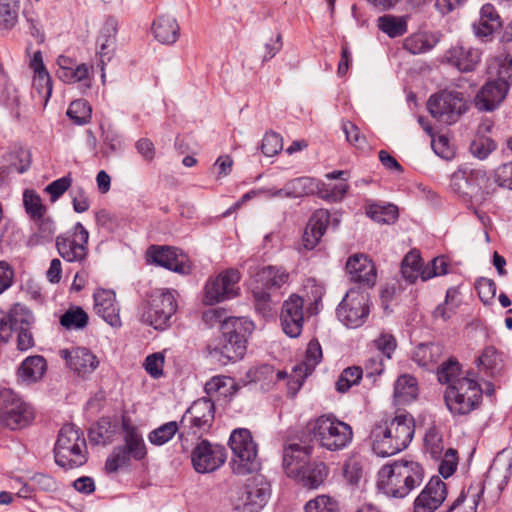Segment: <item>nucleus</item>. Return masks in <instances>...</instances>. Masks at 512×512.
Segmentation results:
<instances>
[{
    "label": "nucleus",
    "instance_id": "a878e982",
    "mask_svg": "<svg viewBox=\"0 0 512 512\" xmlns=\"http://www.w3.org/2000/svg\"><path fill=\"white\" fill-rule=\"evenodd\" d=\"M61 356L66 360L70 369L81 376L92 373L99 365L97 357L88 349L83 347L72 350H61Z\"/></svg>",
    "mask_w": 512,
    "mask_h": 512
},
{
    "label": "nucleus",
    "instance_id": "423d86ee",
    "mask_svg": "<svg viewBox=\"0 0 512 512\" xmlns=\"http://www.w3.org/2000/svg\"><path fill=\"white\" fill-rule=\"evenodd\" d=\"M426 107L437 122L451 126L470 109V94L450 86L430 95Z\"/></svg>",
    "mask_w": 512,
    "mask_h": 512
},
{
    "label": "nucleus",
    "instance_id": "ea45409f",
    "mask_svg": "<svg viewBox=\"0 0 512 512\" xmlns=\"http://www.w3.org/2000/svg\"><path fill=\"white\" fill-rule=\"evenodd\" d=\"M511 469L512 456L506 455L505 451L498 453L494 458L488 473L489 477L491 478L502 477V480L498 485L500 490H502L504 486L507 485L511 476Z\"/></svg>",
    "mask_w": 512,
    "mask_h": 512
},
{
    "label": "nucleus",
    "instance_id": "f3484780",
    "mask_svg": "<svg viewBox=\"0 0 512 512\" xmlns=\"http://www.w3.org/2000/svg\"><path fill=\"white\" fill-rule=\"evenodd\" d=\"M481 397V386H447L444 393L445 404L453 415L470 413Z\"/></svg>",
    "mask_w": 512,
    "mask_h": 512
},
{
    "label": "nucleus",
    "instance_id": "09e8293b",
    "mask_svg": "<svg viewBox=\"0 0 512 512\" xmlns=\"http://www.w3.org/2000/svg\"><path fill=\"white\" fill-rule=\"evenodd\" d=\"M19 0H0V29H11L17 22Z\"/></svg>",
    "mask_w": 512,
    "mask_h": 512
},
{
    "label": "nucleus",
    "instance_id": "37998d69",
    "mask_svg": "<svg viewBox=\"0 0 512 512\" xmlns=\"http://www.w3.org/2000/svg\"><path fill=\"white\" fill-rule=\"evenodd\" d=\"M461 374V364L454 357L443 362L437 371L439 384H456L460 380Z\"/></svg>",
    "mask_w": 512,
    "mask_h": 512
},
{
    "label": "nucleus",
    "instance_id": "79ce46f5",
    "mask_svg": "<svg viewBox=\"0 0 512 512\" xmlns=\"http://www.w3.org/2000/svg\"><path fill=\"white\" fill-rule=\"evenodd\" d=\"M424 453L433 460H440L444 446L440 431L435 427L429 428L423 438Z\"/></svg>",
    "mask_w": 512,
    "mask_h": 512
},
{
    "label": "nucleus",
    "instance_id": "2f4dec72",
    "mask_svg": "<svg viewBox=\"0 0 512 512\" xmlns=\"http://www.w3.org/2000/svg\"><path fill=\"white\" fill-rule=\"evenodd\" d=\"M152 32L157 41L170 45L178 40L180 27L174 17L161 15L153 22Z\"/></svg>",
    "mask_w": 512,
    "mask_h": 512
},
{
    "label": "nucleus",
    "instance_id": "3c124183",
    "mask_svg": "<svg viewBox=\"0 0 512 512\" xmlns=\"http://www.w3.org/2000/svg\"><path fill=\"white\" fill-rule=\"evenodd\" d=\"M9 319L12 330L30 328L33 323V315L30 310L20 304H15L9 311Z\"/></svg>",
    "mask_w": 512,
    "mask_h": 512
},
{
    "label": "nucleus",
    "instance_id": "bb28decb",
    "mask_svg": "<svg viewBox=\"0 0 512 512\" xmlns=\"http://www.w3.org/2000/svg\"><path fill=\"white\" fill-rule=\"evenodd\" d=\"M322 359V348L318 341L311 340L308 343L305 359L301 363L296 364L290 374L293 384H303L306 377L315 369L316 365Z\"/></svg>",
    "mask_w": 512,
    "mask_h": 512
},
{
    "label": "nucleus",
    "instance_id": "774afa93",
    "mask_svg": "<svg viewBox=\"0 0 512 512\" xmlns=\"http://www.w3.org/2000/svg\"><path fill=\"white\" fill-rule=\"evenodd\" d=\"M495 149V143L489 138H478L470 145V152L478 159H485Z\"/></svg>",
    "mask_w": 512,
    "mask_h": 512
},
{
    "label": "nucleus",
    "instance_id": "bf43d9fd",
    "mask_svg": "<svg viewBox=\"0 0 512 512\" xmlns=\"http://www.w3.org/2000/svg\"><path fill=\"white\" fill-rule=\"evenodd\" d=\"M349 190V185L344 182H340L339 184L334 185L333 187H329L324 183L320 182V190L319 195L321 198L337 202L343 199L346 193Z\"/></svg>",
    "mask_w": 512,
    "mask_h": 512
},
{
    "label": "nucleus",
    "instance_id": "c85d7f7f",
    "mask_svg": "<svg viewBox=\"0 0 512 512\" xmlns=\"http://www.w3.org/2000/svg\"><path fill=\"white\" fill-rule=\"evenodd\" d=\"M289 281V273L282 267L265 266L254 275V285L270 293L272 290L281 289Z\"/></svg>",
    "mask_w": 512,
    "mask_h": 512
},
{
    "label": "nucleus",
    "instance_id": "f257e3e1",
    "mask_svg": "<svg viewBox=\"0 0 512 512\" xmlns=\"http://www.w3.org/2000/svg\"><path fill=\"white\" fill-rule=\"evenodd\" d=\"M415 433L412 414L396 409L381 412L374 421L369 439L373 452L381 457L395 455L408 447Z\"/></svg>",
    "mask_w": 512,
    "mask_h": 512
},
{
    "label": "nucleus",
    "instance_id": "864d4df0",
    "mask_svg": "<svg viewBox=\"0 0 512 512\" xmlns=\"http://www.w3.org/2000/svg\"><path fill=\"white\" fill-rule=\"evenodd\" d=\"M23 204L26 213L33 219H40L46 212L40 196L33 190H25L23 194Z\"/></svg>",
    "mask_w": 512,
    "mask_h": 512
},
{
    "label": "nucleus",
    "instance_id": "4c0bfd02",
    "mask_svg": "<svg viewBox=\"0 0 512 512\" xmlns=\"http://www.w3.org/2000/svg\"><path fill=\"white\" fill-rule=\"evenodd\" d=\"M364 468L365 458L353 453L343 463V476L350 485H358L364 476Z\"/></svg>",
    "mask_w": 512,
    "mask_h": 512
},
{
    "label": "nucleus",
    "instance_id": "c9c22d12",
    "mask_svg": "<svg viewBox=\"0 0 512 512\" xmlns=\"http://www.w3.org/2000/svg\"><path fill=\"white\" fill-rule=\"evenodd\" d=\"M408 16L386 14L377 19V27L390 38L404 35L408 30Z\"/></svg>",
    "mask_w": 512,
    "mask_h": 512
},
{
    "label": "nucleus",
    "instance_id": "13d9d810",
    "mask_svg": "<svg viewBox=\"0 0 512 512\" xmlns=\"http://www.w3.org/2000/svg\"><path fill=\"white\" fill-rule=\"evenodd\" d=\"M441 462L438 467L439 474L447 479L452 476L458 466L457 451L453 448H449L444 453L443 457L440 458Z\"/></svg>",
    "mask_w": 512,
    "mask_h": 512
},
{
    "label": "nucleus",
    "instance_id": "c03bdc74",
    "mask_svg": "<svg viewBox=\"0 0 512 512\" xmlns=\"http://www.w3.org/2000/svg\"><path fill=\"white\" fill-rule=\"evenodd\" d=\"M91 67L85 63L75 64L69 70H64L60 74V80L64 83L83 82L86 89L91 86Z\"/></svg>",
    "mask_w": 512,
    "mask_h": 512
},
{
    "label": "nucleus",
    "instance_id": "9b49d317",
    "mask_svg": "<svg viewBox=\"0 0 512 512\" xmlns=\"http://www.w3.org/2000/svg\"><path fill=\"white\" fill-rule=\"evenodd\" d=\"M177 304L169 290L155 291L142 307L141 321L156 330H164L170 325Z\"/></svg>",
    "mask_w": 512,
    "mask_h": 512
},
{
    "label": "nucleus",
    "instance_id": "c756f323",
    "mask_svg": "<svg viewBox=\"0 0 512 512\" xmlns=\"http://www.w3.org/2000/svg\"><path fill=\"white\" fill-rule=\"evenodd\" d=\"M118 30V22L114 18H108L102 26L97 38V46L99 48L100 61L105 64L110 61L116 48V34Z\"/></svg>",
    "mask_w": 512,
    "mask_h": 512
},
{
    "label": "nucleus",
    "instance_id": "7c9ffc66",
    "mask_svg": "<svg viewBox=\"0 0 512 512\" xmlns=\"http://www.w3.org/2000/svg\"><path fill=\"white\" fill-rule=\"evenodd\" d=\"M124 447L132 454L136 461L145 458L147 451L145 442L139 429L134 426L129 419L123 418L122 420Z\"/></svg>",
    "mask_w": 512,
    "mask_h": 512
},
{
    "label": "nucleus",
    "instance_id": "4d7b16f0",
    "mask_svg": "<svg viewBox=\"0 0 512 512\" xmlns=\"http://www.w3.org/2000/svg\"><path fill=\"white\" fill-rule=\"evenodd\" d=\"M402 279L407 284H414L416 281V251L410 250L403 258L400 266Z\"/></svg>",
    "mask_w": 512,
    "mask_h": 512
},
{
    "label": "nucleus",
    "instance_id": "ddd939ff",
    "mask_svg": "<svg viewBox=\"0 0 512 512\" xmlns=\"http://www.w3.org/2000/svg\"><path fill=\"white\" fill-rule=\"evenodd\" d=\"M271 495L270 483L262 475L247 479L239 491L236 509L240 512H259Z\"/></svg>",
    "mask_w": 512,
    "mask_h": 512
},
{
    "label": "nucleus",
    "instance_id": "5fc2aeb1",
    "mask_svg": "<svg viewBox=\"0 0 512 512\" xmlns=\"http://www.w3.org/2000/svg\"><path fill=\"white\" fill-rule=\"evenodd\" d=\"M252 294L254 297L255 308L264 317L270 316L274 310V305L271 300V294L260 288L259 285L252 287Z\"/></svg>",
    "mask_w": 512,
    "mask_h": 512
},
{
    "label": "nucleus",
    "instance_id": "9d476101",
    "mask_svg": "<svg viewBox=\"0 0 512 512\" xmlns=\"http://www.w3.org/2000/svg\"><path fill=\"white\" fill-rule=\"evenodd\" d=\"M229 446L233 454L231 468L234 474L247 475L260 468L257 445L248 429H234L229 438Z\"/></svg>",
    "mask_w": 512,
    "mask_h": 512
},
{
    "label": "nucleus",
    "instance_id": "473e14b6",
    "mask_svg": "<svg viewBox=\"0 0 512 512\" xmlns=\"http://www.w3.org/2000/svg\"><path fill=\"white\" fill-rule=\"evenodd\" d=\"M477 367L490 376L500 374L505 367V355L493 346L486 347L476 360Z\"/></svg>",
    "mask_w": 512,
    "mask_h": 512
},
{
    "label": "nucleus",
    "instance_id": "4be33fe9",
    "mask_svg": "<svg viewBox=\"0 0 512 512\" xmlns=\"http://www.w3.org/2000/svg\"><path fill=\"white\" fill-rule=\"evenodd\" d=\"M447 497L446 484L439 476H433L418 494V512L436 511Z\"/></svg>",
    "mask_w": 512,
    "mask_h": 512
},
{
    "label": "nucleus",
    "instance_id": "7ed1b4c3",
    "mask_svg": "<svg viewBox=\"0 0 512 512\" xmlns=\"http://www.w3.org/2000/svg\"><path fill=\"white\" fill-rule=\"evenodd\" d=\"M312 453L311 446L291 443L283 449V467L288 477L308 489H317L328 475L323 462L308 463Z\"/></svg>",
    "mask_w": 512,
    "mask_h": 512
},
{
    "label": "nucleus",
    "instance_id": "a18cd8bd",
    "mask_svg": "<svg viewBox=\"0 0 512 512\" xmlns=\"http://www.w3.org/2000/svg\"><path fill=\"white\" fill-rule=\"evenodd\" d=\"M176 433L180 434V423L170 421L152 430L148 434V440L153 445L162 446L169 442Z\"/></svg>",
    "mask_w": 512,
    "mask_h": 512
},
{
    "label": "nucleus",
    "instance_id": "39448f33",
    "mask_svg": "<svg viewBox=\"0 0 512 512\" xmlns=\"http://www.w3.org/2000/svg\"><path fill=\"white\" fill-rule=\"evenodd\" d=\"M304 431L322 448L332 452L345 449L353 439L352 427L332 413L310 419Z\"/></svg>",
    "mask_w": 512,
    "mask_h": 512
},
{
    "label": "nucleus",
    "instance_id": "6e6d98bb",
    "mask_svg": "<svg viewBox=\"0 0 512 512\" xmlns=\"http://www.w3.org/2000/svg\"><path fill=\"white\" fill-rule=\"evenodd\" d=\"M305 512H337V502L327 495H319L308 501L304 507Z\"/></svg>",
    "mask_w": 512,
    "mask_h": 512
},
{
    "label": "nucleus",
    "instance_id": "052dcab7",
    "mask_svg": "<svg viewBox=\"0 0 512 512\" xmlns=\"http://www.w3.org/2000/svg\"><path fill=\"white\" fill-rule=\"evenodd\" d=\"M283 149V141L279 134L267 132L262 140L261 150L265 156L272 157Z\"/></svg>",
    "mask_w": 512,
    "mask_h": 512
},
{
    "label": "nucleus",
    "instance_id": "0eeeda50",
    "mask_svg": "<svg viewBox=\"0 0 512 512\" xmlns=\"http://www.w3.org/2000/svg\"><path fill=\"white\" fill-rule=\"evenodd\" d=\"M451 188L459 196L482 202L494 192L495 185L481 167L460 166L451 176Z\"/></svg>",
    "mask_w": 512,
    "mask_h": 512
},
{
    "label": "nucleus",
    "instance_id": "58836bf2",
    "mask_svg": "<svg viewBox=\"0 0 512 512\" xmlns=\"http://www.w3.org/2000/svg\"><path fill=\"white\" fill-rule=\"evenodd\" d=\"M320 182L310 177H299L285 184V191L289 197L297 198L305 195L319 193Z\"/></svg>",
    "mask_w": 512,
    "mask_h": 512
},
{
    "label": "nucleus",
    "instance_id": "49530a36",
    "mask_svg": "<svg viewBox=\"0 0 512 512\" xmlns=\"http://www.w3.org/2000/svg\"><path fill=\"white\" fill-rule=\"evenodd\" d=\"M67 116L76 125H85L91 120L92 108L87 100L77 99L70 103Z\"/></svg>",
    "mask_w": 512,
    "mask_h": 512
},
{
    "label": "nucleus",
    "instance_id": "de8ad7c7",
    "mask_svg": "<svg viewBox=\"0 0 512 512\" xmlns=\"http://www.w3.org/2000/svg\"><path fill=\"white\" fill-rule=\"evenodd\" d=\"M131 459H133L132 454L123 445L116 446L105 462V469L108 473H115L129 466Z\"/></svg>",
    "mask_w": 512,
    "mask_h": 512
},
{
    "label": "nucleus",
    "instance_id": "72a5a7b5",
    "mask_svg": "<svg viewBox=\"0 0 512 512\" xmlns=\"http://www.w3.org/2000/svg\"><path fill=\"white\" fill-rule=\"evenodd\" d=\"M47 370V363L43 356L27 357L18 368V376L22 381L38 382Z\"/></svg>",
    "mask_w": 512,
    "mask_h": 512
},
{
    "label": "nucleus",
    "instance_id": "412c9836",
    "mask_svg": "<svg viewBox=\"0 0 512 512\" xmlns=\"http://www.w3.org/2000/svg\"><path fill=\"white\" fill-rule=\"evenodd\" d=\"M148 254L155 264L168 270L181 274L187 273L189 270L186 254L177 248L153 246L150 248Z\"/></svg>",
    "mask_w": 512,
    "mask_h": 512
},
{
    "label": "nucleus",
    "instance_id": "4468645a",
    "mask_svg": "<svg viewBox=\"0 0 512 512\" xmlns=\"http://www.w3.org/2000/svg\"><path fill=\"white\" fill-rule=\"evenodd\" d=\"M336 313L346 327L362 326L369 315L368 295L360 290L350 289L338 305Z\"/></svg>",
    "mask_w": 512,
    "mask_h": 512
},
{
    "label": "nucleus",
    "instance_id": "1a4fd4ad",
    "mask_svg": "<svg viewBox=\"0 0 512 512\" xmlns=\"http://www.w3.org/2000/svg\"><path fill=\"white\" fill-rule=\"evenodd\" d=\"M413 461H396L378 472L377 487L385 495L404 498L414 488Z\"/></svg>",
    "mask_w": 512,
    "mask_h": 512
},
{
    "label": "nucleus",
    "instance_id": "6e6552de",
    "mask_svg": "<svg viewBox=\"0 0 512 512\" xmlns=\"http://www.w3.org/2000/svg\"><path fill=\"white\" fill-rule=\"evenodd\" d=\"M54 454L55 462L66 469L76 468L86 463V440L76 425L65 424L60 429Z\"/></svg>",
    "mask_w": 512,
    "mask_h": 512
},
{
    "label": "nucleus",
    "instance_id": "2eb2a0df",
    "mask_svg": "<svg viewBox=\"0 0 512 512\" xmlns=\"http://www.w3.org/2000/svg\"><path fill=\"white\" fill-rule=\"evenodd\" d=\"M227 459L224 446L206 439L199 441L191 451V463L197 473L205 474L218 470Z\"/></svg>",
    "mask_w": 512,
    "mask_h": 512
},
{
    "label": "nucleus",
    "instance_id": "338daca9",
    "mask_svg": "<svg viewBox=\"0 0 512 512\" xmlns=\"http://www.w3.org/2000/svg\"><path fill=\"white\" fill-rule=\"evenodd\" d=\"M494 185L512 190V161L504 163L494 171Z\"/></svg>",
    "mask_w": 512,
    "mask_h": 512
},
{
    "label": "nucleus",
    "instance_id": "6ab92c4d",
    "mask_svg": "<svg viewBox=\"0 0 512 512\" xmlns=\"http://www.w3.org/2000/svg\"><path fill=\"white\" fill-rule=\"evenodd\" d=\"M281 326L284 333L291 337L300 336L305 321L304 300L298 295H291L284 301L280 314Z\"/></svg>",
    "mask_w": 512,
    "mask_h": 512
},
{
    "label": "nucleus",
    "instance_id": "aec40b11",
    "mask_svg": "<svg viewBox=\"0 0 512 512\" xmlns=\"http://www.w3.org/2000/svg\"><path fill=\"white\" fill-rule=\"evenodd\" d=\"M508 92L507 84L489 79L476 94L475 107L480 111L491 112L504 101Z\"/></svg>",
    "mask_w": 512,
    "mask_h": 512
},
{
    "label": "nucleus",
    "instance_id": "e433bc0d",
    "mask_svg": "<svg viewBox=\"0 0 512 512\" xmlns=\"http://www.w3.org/2000/svg\"><path fill=\"white\" fill-rule=\"evenodd\" d=\"M490 79L504 82L508 89L512 84V57L509 55L495 57L489 65Z\"/></svg>",
    "mask_w": 512,
    "mask_h": 512
},
{
    "label": "nucleus",
    "instance_id": "393cba45",
    "mask_svg": "<svg viewBox=\"0 0 512 512\" xmlns=\"http://www.w3.org/2000/svg\"><path fill=\"white\" fill-rule=\"evenodd\" d=\"M94 310L113 327H119L121 325V319L119 315V307L116 303L115 292L108 289H99L94 295Z\"/></svg>",
    "mask_w": 512,
    "mask_h": 512
},
{
    "label": "nucleus",
    "instance_id": "f8f14e48",
    "mask_svg": "<svg viewBox=\"0 0 512 512\" xmlns=\"http://www.w3.org/2000/svg\"><path fill=\"white\" fill-rule=\"evenodd\" d=\"M34 417L32 407L10 388L0 386V424L11 430L27 426Z\"/></svg>",
    "mask_w": 512,
    "mask_h": 512
},
{
    "label": "nucleus",
    "instance_id": "8fccbe9b",
    "mask_svg": "<svg viewBox=\"0 0 512 512\" xmlns=\"http://www.w3.org/2000/svg\"><path fill=\"white\" fill-rule=\"evenodd\" d=\"M367 215L378 223L391 224L398 217V209L393 204H373L369 206Z\"/></svg>",
    "mask_w": 512,
    "mask_h": 512
},
{
    "label": "nucleus",
    "instance_id": "5701e85b",
    "mask_svg": "<svg viewBox=\"0 0 512 512\" xmlns=\"http://www.w3.org/2000/svg\"><path fill=\"white\" fill-rule=\"evenodd\" d=\"M346 271L353 282L373 286L376 282L374 263L362 253L350 256L346 262Z\"/></svg>",
    "mask_w": 512,
    "mask_h": 512
},
{
    "label": "nucleus",
    "instance_id": "603ef678",
    "mask_svg": "<svg viewBox=\"0 0 512 512\" xmlns=\"http://www.w3.org/2000/svg\"><path fill=\"white\" fill-rule=\"evenodd\" d=\"M60 323L68 330L82 329L88 323V315L80 307L69 309L61 316Z\"/></svg>",
    "mask_w": 512,
    "mask_h": 512
},
{
    "label": "nucleus",
    "instance_id": "0e129e2a",
    "mask_svg": "<svg viewBox=\"0 0 512 512\" xmlns=\"http://www.w3.org/2000/svg\"><path fill=\"white\" fill-rule=\"evenodd\" d=\"M33 88L39 95L48 100L52 94V80L48 71L34 73Z\"/></svg>",
    "mask_w": 512,
    "mask_h": 512
},
{
    "label": "nucleus",
    "instance_id": "b1692460",
    "mask_svg": "<svg viewBox=\"0 0 512 512\" xmlns=\"http://www.w3.org/2000/svg\"><path fill=\"white\" fill-rule=\"evenodd\" d=\"M445 59L459 71L471 72L480 63L481 52L471 46L456 44L446 51Z\"/></svg>",
    "mask_w": 512,
    "mask_h": 512
},
{
    "label": "nucleus",
    "instance_id": "e2e57ef3",
    "mask_svg": "<svg viewBox=\"0 0 512 512\" xmlns=\"http://www.w3.org/2000/svg\"><path fill=\"white\" fill-rule=\"evenodd\" d=\"M475 286L483 304H490L496 295V283L492 279L481 277L476 281Z\"/></svg>",
    "mask_w": 512,
    "mask_h": 512
},
{
    "label": "nucleus",
    "instance_id": "20e7f679",
    "mask_svg": "<svg viewBox=\"0 0 512 512\" xmlns=\"http://www.w3.org/2000/svg\"><path fill=\"white\" fill-rule=\"evenodd\" d=\"M254 329L252 321L244 317H230L221 326L222 336L210 354L223 365L242 359L247 349V339Z\"/></svg>",
    "mask_w": 512,
    "mask_h": 512
},
{
    "label": "nucleus",
    "instance_id": "dca6fc26",
    "mask_svg": "<svg viewBox=\"0 0 512 512\" xmlns=\"http://www.w3.org/2000/svg\"><path fill=\"white\" fill-rule=\"evenodd\" d=\"M240 277V272L237 269L230 268L210 279L205 286V302L214 305L237 296L239 291L237 284Z\"/></svg>",
    "mask_w": 512,
    "mask_h": 512
},
{
    "label": "nucleus",
    "instance_id": "cd10ccee",
    "mask_svg": "<svg viewBox=\"0 0 512 512\" xmlns=\"http://www.w3.org/2000/svg\"><path fill=\"white\" fill-rule=\"evenodd\" d=\"M329 220L330 214L327 210L319 209L312 214L302 238L303 245L307 250H312L317 246L326 231Z\"/></svg>",
    "mask_w": 512,
    "mask_h": 512
},
{
    "label": "nucleus",
    "instance_id": "69168bd1",
    "mask_svg": "<svg viewBox=\"0 0 512 512\" xmlns=\"http://www.w3.org/2000/svg\"><path fill=\"white\" fill-rule=\"evenodd\" d=\"M440 354V347L435 344H418V366H428L436 361Z\"/></svg>",
    "mask_w": 512,
    "mask_h": 512
},
{
    "label": "nucleus",
    "instance_id": "a19ab883",
    "mask_svg": "<svg viewBox=\"0 0 512 512\" xmlns=\"http://www.w3.org/2000/svg\"><path fill=\"white\" fill-rule=\"evenodd\" d=\"M115 426L108 418H101L88 433L90 441L95 445H106L112 441Z\"/></svg>",
    "mask_w": 512,
    "mask_h": 512
},
{
    "label": "nucleus",
    "instance_id": "f03ea898",
    "mask_svg": "<svg viewBox=\"0 0 512 512\" xmlns=\"http://www.w3.org/2000/svg\"><path fill=\"white\" fill-rule=\"evenodd\" d=\"M227 386H204L209 398L202 397L192 403L180 420V441L183 450L189 449V437L200 440L210 432L215 419L214 402L220 399H212L220 389Z\"/></svg>",
    "mask_w": 512,
    "mask_h": 512
},
{
    "label": "nucleus",
    "instance_id": "a211bd4d",
    "mask_svg": "<svg viewBox=\"0 0 512 512\" xmlns=\"http://www.w3.org/2000/svg\"><path fill=\"white\" fill-rule=\"evenodd\" d=\"M89 233L77 222L72 235H60L56 238V248L59 255L67 262H81L87 256Z\"/></svg>",
    "mask_w": 512,
    "mask_h": 512
},
{
    "label": "nucleus",
    "instance_id": "f704fd0d",
    "mask_svg": "<svg viewBox=\"0 0 512 512\" xmlns=\"http://www.w3.org/2000/svg\"><path fill=\"white\" fill-rule=\"evenodd\" d=\"M418 124L426 133L427 140H429L431 148L435 154L443 159H450L454 152L449 144L447 137L443 135L436 137L433 127L422 118H418Z\"/></svg>",
    "mask_w": 512,
    "mask_h": 512
},
{
    "label": "nucleus",
    "instance_id": "680f3d73",
    "mask_svg": "<svg viewBox=\"0 0 512 512\" xmlns=\"http://www.w3.org/2000/svg\"><path fill=\"white\" fill-rule=\"evenodd\" d=\"M247 384H256L258 382H274V368L270 365H261L250 369L247 372Z\"/></svg>",
    "mask_w": 512,
    "mask_h": 512
}]
</instances>
